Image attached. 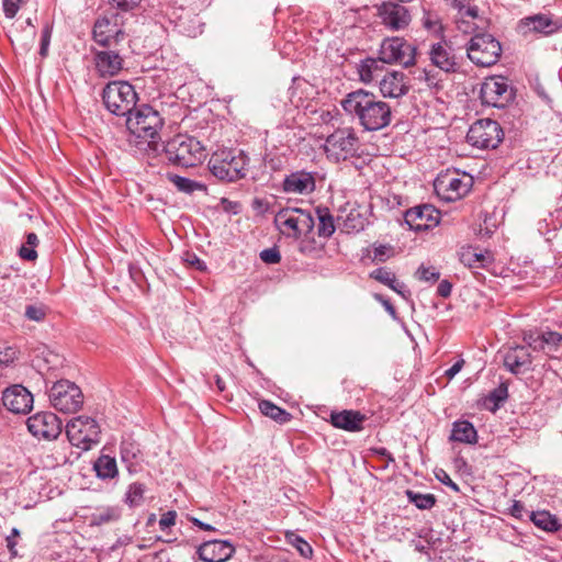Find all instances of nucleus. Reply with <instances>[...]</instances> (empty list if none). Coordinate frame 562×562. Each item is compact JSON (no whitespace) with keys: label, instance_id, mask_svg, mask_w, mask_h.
<instances>
[{"label":"nucleus","instance_id":"1","mask_svg":"<svg viewBox=\"0 0 562 562\" xmlns=\"http://www.w3.org/2000/svg\"><path fill=\"white\" fill-rule=\"evenodd\" d=\"M340 104L344 111L367 132L383 130L393 119L390 104L364 89L349 92Z\"/></svg>","mask_w":562,"mask_h":562},{"label":"nucleus","instance_id":"2","mask_svg":"<svg viewBox=\"0 0 562 562\" xmlns=\"http://www.w3.org/2000/svg\"><path fill=\"white\" fill-rule=\"evenodd\" d=\"M162 119L150 105L143 104L135 108L126 116V127L136 139L138 146L144 149H157L159 131L162 127Z\"/></svg>","mask_w":562,"mask_h":562},{"label":"nucleus","instance_id":"3","mask_svg":"<svg viewBox=\"0 0 562 562\" xmlns=\"http://www.w3.org/2000/svg\"><path fill=\"white\" fill-rule=\"evenodd\" d=\"M249 157L240 149L218 148L207 162V168L213 177L221 181L236 182L247 175Z\"/></svg>","mask_w":562,"mask_h":562},{"label":"nucleus","instance_id":"4","mask_svg":"<svg viewBox=\"0 0 562 562\" xmlns=\"http://www.w3.org/2000/svg\"><path fill=\"white\" fill-rule=\"evenodd\" d=\"M164 153L170 164L182 168L195 167L206 157L201 142L183 134L169 139L164 146Z\"/></svg>","mask_w":562,"mask_h":562},{"label":"nucleus","instance_id":"5","mask_svg":"<svg viewBox=\"0 0 562 562\" xmlns=\"http://www.w3.org/2000/svg\"><path fill=\"white\" fill-rule=\"evenodd\" d=\"M137 100L134 87L127 81H111L102 91L106 110L117 116H127L136 108Z\"/></svg>","mask_w":562,"mask_h":562},{"label":"nucleus","instance_id":"6","mask_svg":"<svg viewBox=\"0 0 562 562\" xmlns=\"http://www.w3.org/2000/svg\"><path fill=\"white\" fill-rule=\"evenodd\" d=\"M273 222L282 235L292 238L311 233L315 225L312 214L297 207L281 209Z\"/></svg>","mask_w":562,"mask_h":562},{"label":"nucleus","instance_id":"7","mask_svg":"<svg viewBox=\"0 0 562 562\" xmlns=\"http://www.w3.org/2000/svg\"><path fill=\"white\" fill-rule=\"evenodd\" d=\"M361 142L358 133L350 126L336 128L326 138L325 150L336 161L359 156Z\"/></svg>","mask_w":562,"mask_h":562},{"label":"nucleus","instance_id":"8","mask_svg":"<svg viewBox=\"0 0 562 562\" xmlns=\"http://www.w3.org/2000/svg\"><path fill=\"white\" fill-rule=\"evenodd\" d=\"M467 55L476 66L490 67L498 61L502 55V45L490 33H476L467 45Z\"/></svg>","mask_w":562,"mask_h":562},{"label":"nucleus","instance_id":"9","mask_svg":"<svg viewBox=\"0 0 562 562\" xmlns=\"http://www.w3.org/2000/svg\"><path fill=\"white\" fill-rule=\"evenodd\" d=\"M101 429L98 422L89 416L80 415L66 424V436L69 442L81 450H89L100 441Z\"/></svg>","mask_w":562,"mask_h":562},{"label":"nucleus","instance_id":"10","mask_svg":"<svg viewBox=\"0 0 562 562\" xmlns=\"http://www.w3.org/2000/svg\"><path fill=\"white\" fill-rule=\"evenodd\" d=\"M48 397L52 406L65 414L76 413L83 405L81 389L69 380L55 382L49 389Z\"/></svg>","mask_w":562,"mask_h":562},{"label":"nucleus","instance_id":"11","mask_svg":"<svg viewBox=\"0 0 562 562\" xmlns=\"http://www.w3.org/2000/svg\"><path fill=\"white\" fill-rule=\"evenodd\" d=\"M504 138L501 125L491 119L474 122L467 134L468 143L480 149L496 148Z\"/></svg>","mask_w":562,"mask_h":562},{"label":"nucleus","instance_id":"12","mask_svg":"<svg viewBox=\"0 0 562 562\" xmlns=\"http://www.w3.org/2000/svg\"><path fill=\"white\" fill-rule=\"evenodd\" d=\"M472 180L465 175L460 176L454 170L440 172L434 181V188L438 196L451 202L464 196L471 189Z\"/></svg>","mask_w":562,"mask_h":562},{"label":"nucleus","instance_id":"13","mask_svg":"<svg viewBox=\"0 0 562 562\" xmlns=\"http://www.w3.org/2000/svg\"><path fill=\"white\" fill-rule=\"evenodd\" d=\"M379 56L385 64L409 67L415 64L416 48L402 37H390L382 42Z\"/></svg>","mask_w":562,"mask_h":562},{"label":"nucleus","instance_id":"14","mask_svg":"<svg viewBox=\"0 0 562 562\" xmlns=\"http://www.w3.org/2000/svg\"><path fill=\"white\" fill-rule=\"evenodd\" d=\"M26 426L29 431L40 439L53 440L61 432V422L52 412H41L30 416Z\"/></svg>","mask_w":562,"mask_h":562},{"label":"nucleus","instance_id":"15","mask_svg":"<svg viewBox=\"0 0 562 562\" xmlns=\"http://www.w3.org/2000/svg\"><path fill=\"white\" fill-rule=\"evenodd\" d=\"M404 222L412 231H428L439 224L440 212L430 204L417 205L404 213Z\"/></svg>","mask_w":562,"mask_h":562},{"label":"nucleus","instance_id":"16","mask_svg":"<svg viewBox=\"0 0 562 562\" xmlns=\"http://www.w3.org/2000/svg\"><path fill=\"white\" fill-rule=\"evenodd\" d=\"M428 56L432 66L447 74L458 71L461 66L454 48L443 37L430 45Z\"/></svg>","mask_w":562,"mask_h":562},{"label":"nucleus","instance_id":"17","mask_svg":"<svg viewBox=\"0 0 562 562\" xmlns=\"http://www.w3.org/2000/svg\"><path fill=\"white\" fill-rule=\"evenodd\" d=\"M124 35L117 15L103 16L94 22L92 37L102 47H111L112 44L121 42Z\"/></svg>","mask_w":562,"mask_h":562},{"label":"nucleus","instance_id":"18","mask_svg":"<svg viewBox=\"0 0 562 562\" xmlns=\"http://www.w3.org/2000/svg\"><path fill=\"white\" fill-rule=\"evenodd\" d=\"M378 16L387 30L394 32L405 30L412 21L407 8L392 1L383 2L378 8Z\"/></svg>","mask_w":562,"mask_h":562},{"label":"nucleus","instance_id":"19","mask_svg":"<svg viewBox=\"0 0 562 562\" xmlns=\"http://www.w3.org/2000/svg\"><path fill=\"white\" fill-rule=\"evenodd\" d=\"M93 65L97 74L101 78L114 77L123 69V57L115 50L102 49L92 50Z\"/></svg>","mask_w":562,"mask_h":562},{"label":"nucleus","instance_id":"20","mask_svg":"<svg viewBox=\"0 0 562 562\" xmlns=\"http://www.w3.org/2000/svg\"><path fill=\"white\" fill-rule=\"evenodd\" d=\"M480 98L483 104L502 108L509 98L508 85L504 78H488L481 86Z\"/></svg>","mask_w":562,"mask_h":562},{"label":"nucleus","instance_id":"21","mask_svg":"<svg viewBox=\"0 0 562 562\" xmlns=\"http://www.w3.org/2000/svg\"><path fill=\"white\" fill-rule=\"evenodd\" d=\"M2 403L13 413L25 414L32 408L33 396L27 389L18 384L3 391Z\"/></svg>","mask_w":562,"mask_h":562},{"label":"nucleus","instance_id":"22","mask_svg":"<svg viewBox=\"0 0 562 562\" xmlns=\"http://www.w3.org/2000/svg\"><path fill=\"white\" fill-rule=\"evenodd\" d=\"M235 552V547L228 540H210L203 542L198 554L204 562H226Z\"/></svg>","mask_w":562,"mask_h":562},{"label":"nucleus","instance_id":"23","mask_svg":"<svg viewBox=\"0 0 562 562\" xmlns=\"http://www.w3.org/2000/svg\"><path fill=\"white\" fill-rule=\"evenodd\" d=\"M380 92L384 98L397 99L405 95L409 87L406 81V76L402 71H386L379 80Z\"/></svg>","mask_w":562,"mask_h":562},{"label":"nucleus","instance_id":"24","mask_svg":"<svg viewBox=\"0 0 562 562\" xmlns=\"http://www.w3.org/2000/svg\"><path fill=\"white\" fill-rule=\"evenodd\" d=\"M315 173L305 170L291 172L282 182L283 191L294 194L312 193L315 190Z\"/></svg>","mask_w":562,"mask_h":562},{"label":"nucleus","instance_id":"25","mask_svg":"<svg viewBox=\"0 0 562 562\" xmlns=\"http://www.w3.org/2000/svg\"><path fill=\"white\" fill-rule=\"evenodd\" d=\"M366 419V415L359 411L345 409L330 414V423L334 427L351 432L362 430Z\"/></svg>","mask_w":562,"mask_h":562},{"label":"nucleus","instance_id":"26","mask_svg":"<svg viewBox=\"0 0 562 562\" xmlns=\"http://www.w3.org/2000/svg\"><path fill=\"white\" fill-rule=\"evenodd\" d=\"M521 26L543 35H551L562 30L561 19H551L546 14H536L521 20Z\"/></svg>","mask_w":562,"mask_h":562},{"label":"nucleus","instance_id":"27","mask_svg":"<svg viewBox=\"0 0 562 562\" xmlns=\"http://www.w3.org/2000/svg\"><path fill=\"white\" fill-rule=\"evenodd\" d=\"M531 356L526 346H515L504 356V366L512 373H520L530 368Z\"/></svg>","mask_w":562,"mask_h":562},{"label":"nucleus","instance_id":"28","mask_svg":"<svg viewBox=\"0 0 562 562\" xmlns=\"http://www.w3.org/2000/svg\"><path fill=\"white\" fill-rule=\"evenodd\" d=\"M385 63L379 58H366L361 60L357 66V71L359 75V79L363 83H371L378 81L383 77L386 72Z\"/></svg>","mask_w":562,"mask_h":562},{"label":"nucleus","instance_id":"29","mask_svg":"<svg viewBox=\"0 0 562 562\" xmlns=\"http://www.w3.org/2000/svg\"><path fill=\"white\" fill-rule=\"evenodd\" d=\"M367 218L357 209H351L348 213L339 214L337 224L341 232L346 234L359 233L366 226Z\"/></svg>","mask_w":562,"mask_h":562},{"label":"nucleus","instance_id":"30","mask_svg":"<svg viewBox=\"0 0 562 562\" xmlns=\"http://www.w3.org/2000/svg\"><path fill=\"white\" fill-rule=\"evenodd\" d=\"M450 440L474 445L477 442V431L469 420L459 419L452 424Z\"/></svg>","mask_w":562,"mask_h":562},{"label":"nucleus","instance_id":"31","mask_svg":"<svg viewBox=\"0 0 562 562\" xmlns=\"http://www.w3.org/2000/svg\"><path fill=\"white\" fill-rule=\"evenodd\" d=\"M529 519L537 528L547 532H557L562 528L559 518L548 510L531 512Z\"/></svg>","mask_w":562,"mask_h":562},{"label":"nucleus","instance_id":"32","mask_svg":"<svg viewBox=\"0 0 562 562\" xmlns=\"http://www.w3.org/2000/svg\"><path fill=\"white\" fill-rule=\"evenodd\" d=\"M93 469L101 480L114 479L119 474L115 458L106 454H102L95 460Z\"/></svg>","mask_w":562,"mask_h":562},{"label":"nucleus","instance_id":"33","mask_svg":"<svg viewBox=\"0 0 562 562\" xmlns=\"http://www.w3.org/2000/svg\"><path fill=\"white\" fill-rule=\"evenodd\" d=\"M258 406L262 415L270 417L279 424H286L292 418V415L289 412L277 406L271 401L262 400L259 402Z\"/></svg>","mask_w":562,"mask_h":562},{"label":"nucleus","instance_id":"34","mask_svg":"<svg viewBox=\"0 0 562 562\" xmlns=\"http://www.w3.org/2000/svg\"><path fill=\"white\" fill-rule=\"evenodd\" d=\"M120 456L123 463H125L130 471L132 467L137 462L140 456V449L138 443L130 438H124L120 446Z\"/></svg>","mask_w":562,"mask_h":562},{"label":"nucleus","instance_id":"35","mask_svg":"<svg viewBox=\"0 0 562 562\" xmlns=\"http://www.w3.org/2000/svg\"><path fill=\"white\" fill-rule=\"evenodd\" d=\"M316 214L318 218L317 234L319 237L328 238L335 231V220L327 207H317Z\"/></svg>","mask_w":562,"mask_h":562},{"label":"nucleus","instance_id":"36","mask_svg":"<svg viewBox=\"0 0 562 562\" xmlns=\"http://www.w3.org/2000/svg\"><path fill=\"white\" fill-rule=\"evenodd\" d=\"M422 25L425 30L434 35L443 37V26L441 23V18L438 12L423 8V16L420 19Z\"/></svg>","mask_w":562,"mask_h":562},{"label":"nucleus","instance_id":"37","mask_svg":"<svg viewBox=\"0 0 562 562\" xmlns=\"http://www.w3.org/2000/svg\"><path fill=\"white\" fill-rule=\"evenodd\" d=\"M460 261L469 268H483L491 262V257L488 254L477 252L473 248H468L461 251Z\"/></svg>","mask_w":562,"mask_h":562},{"label":"nucleus","instance_id":"38","mask_svg":"<svg viewBox=\"0 0 562 562\" xmlns=\"http://www.w3.org/2000/svg\"><path fill=\"white\" fill-rule=\"evenodd\" d=\"M146 487L143 483L134 482L128 485L124 502L130 507H138L143 504Z\"/></svg>","mask_w":562,"mask_h":562},{"label":"nucleus","instance_id":"39","mask_svg":"<svg viewBox=\"0 0 562 562\" xmlns=\"http://www.w3.org/2000/svg\"><path fill=\"white\" fill-rule=\"evenodd\" d=\"M169 180L179 191L188 194L205 189L204 184L178 175H170Z\"/></svg>","mask_w":562,"mask_h":562},{"label":"nucleus","instance_id":"40","mask_svg":"<svg viewBox=\"0 0 562 562\" xmlns=\"http://www.w3.org/2000/svg\"><path fill=\"white\" fill-rule=\"evenodd\" d=\"M38 245V237L35 233L26 234V241L19 249V256L23 260L34 261L37 258V251L35 250Z\"/></svg>","mask_w":562,"mask_h":562},{"label":"nucleus","instance_id":"41","mask_svg":"<svg viewBox=\"0 0 562 562\" xmlns=\"http://www.w3.org/2000/svg\"><path fill=\"white\" fill-rule=\"evenodd\" d=\"M176 26L180 33L189 37H195L202 33L201 23L196 18L188 19L186 16H180L176 23Z\"/></svg>","mask_w":562,"mask_h":562},{"label":"nucleus","instance_id":"42","mask_svg":"<svg viewBox=\"0 0 562 562\" xmlns=\"http://www.w3.org/2000/svg\"><path fill=\"white\" fill-rule=\"evenodd\" d=\"M406 496L418 509H430L436 504V497L430 493L422 494L408 490L406 491Z\"/></svg>","mask_w":562,"mask_h":562},{"label":"nucleus","instance_id":"43","mask_svg":"<svg viewBox=\"0 0 562 562\" xmlns=\"http://www.w3.org/2000/svg\"><path fill=\"white\" fill-rule=\"evenodd\" d=\"M307 81L295 77L292 80V85L288 90L289 100L294 106H300L304 100V97L302 95V89L303 87H307Z\"/></svg>","mask_w":562,"mask_h":562},{"label":"nucleus","instance_id":"44","mask_svg":"<svg viewBox=\"0 0 562 562\" xmlns=\"http://www.w3.org/2000/svg\"><path fill=\"white\" fill-rule=\"evenodd\" d=\"M288 541L299 551V553L305 558L310 559L313 555V549L311 544L305 541L302 537L294 532L286 533Z\"/></svg>","mask_w":562,"mask_h":562},{"label":"nucleus","instance_id":"45","mask_svg":"<svg viewBox=\"0 0 562 562\" xmlns=\"http://www.w3.org/2000/svg\"><path fill=\"white\" fill-rule=\"evenodd\" d=\"M120 518V512L116 508L108 507L97 510L91 516V521L94 525H103L111 521H115Z\"/></svg>","mask_w":562,"mask_h":562},{"label":"nucleus","instance_id":"46","mask_svg":"<svg viewBox=\"0 0 562 562\" xmlns=\"http://www.w3.org/2000/svg\"><path fill=\"white\" fill-rule=\"evenodd\" d=\"M370 277L386 286H392V283H394L396 280L395 273L386 267H381L373 270L370 273Z\"/></svg>","mask_w":562,"mask_h":562},{"label":"nucleus","instance_id":"47","mask_svg":"<svg viewBox=\"0 0 562 562\" xmlns=\"http://www.w3.org/2000/svg\"><path fill=\"white\" fill-rule=\"evenodd\" d=\"M524 341L527 348H531L533 351H544L543 336L542 334L528 331L524 334Z\"/></svg>","mask_w":562,"mask_h":562},{"label":"nucleus","instance_id":"48","mask_svg":"<svg viewBox=\"0 0 562 562\" xmlns=\"http://www.w3.org/2000/svg\"><path fill=\"white\" fill-rule=\"evenodd\" d=\"M415 276L420 281L432 283L439 279L440 272L435 267H426L422 265L417 269Z\"/></svg>","mask_w":562,"mask_h":562},{"label":"nucleus","instance_id":"49","mask_svg":"<svg viewBox=\"0 0 562 562\" xmlns=\"http://www.w3.org/2000/svg\"><path fill=\"white\" fill-rule=\"evenodd\" d=\"M508 396L507 386L505 384L498 385L496 389L490 392L487 395V401L492 402L497 408L501 403H503Z\"/></svg>","mask_w":562,"mask_h":562},{"label":"nucleus","instance_id":"50","mask_svg":"<svg viewBox=\"0 0 562 562\" xmlns=\"http://www.w3.org/2000/svg\"><path fill=\"white\" fill-rule=\"evenodd\" d=\"M260 259L268 265L279 263L281 260L280 251L277 247L263 249L260 255Z\"/></svg>","mask_w":562,"mask_h":562},{"label":"nucleus","instance_id":"51","mask_svg":"<svg viewBox=\"0 0 562 562\" xmlns=\"http://www.w3.org/2000/svg\"><path fill=\"white\" fill-rule=\"evenodd\" d=\"M25 316L30 321L41 322L46 316V311L43 306L27 305L25 308Z\"/></svg>","mask_w":562,"mask_h":562},{"label":"nucleus","instance_id":"52","mask_svg":"<svg viewBox=\"0 0 562 562\" xmlns=\"http://www.w3.org/2000/svg\"><path fill=\"white\" fill-rule=\"evenodd\" d=\"M177 512L176 510H168L164 513L159 519V529L161 531H166L168 528L176 525L177 519Z\"/></svg>","mask_w":562,"mask_h":562},{"label":"nucleus","instance_id":"53","mask_svg":"<svg viewBox=\"0 0 562 562\" xmlns=\"http://www.w3.org/2000/svg\"><path fill=\"white\" fill-rule=\"evenodd\" d=\"M436 479L442 483L443 485L450 487L453 492H460L459 485L451 480L449 474L443 469H438L435 471Z\"/></svg>","mask_w":562,"mask_h":562},{"label":"nucleus","instance_id":"54","mask_svg":"<svg viewBox=\"0 0 562 562\" xmlns=\"http://www.w3.org/2000/svg\"><path fill=\"white\" fill-rule=\"evenodd\" d=\"M21 0H2V7L5 18L13 19L19 9Z\"/></svg>","mask_w":562,"mask_h":562},{"label":"nucleus","instance_id":"55","mask_svg":"<svg viewBox=\"0 0 562 562\" xmlns=\"http://www.w3.org/2000/svg\"><path fill=\"white\" fill-rule=\"evenodd\" d=\"M544 349L549 346H557L562 340V335L555 331L542 333Z\"/></svg>","mask_w":562,"mask_h":562},{"label":"nucleus","instance_id":"56","mask_svg":"<svg viewBox=\"0 0 562 562\" xmlns=\"http://www.w3.org/2000/svg\"><path fill=\"white\" fill-rule=\"evenodd\" d=\"M50 30L49 27H45L42 32V40H41V48H40V54L42 56H46L47 54V49H48V46H49V41H50Z\"/></svg>","mask_w":562,"mask_h":562},{"label":"nucleus","instance_id":"57","mask_svg":"<svg viewBox=\"0 0 562 562\" xmlns=\"http://www.w3.org/2000/svg\"><path fill=\"white\" fill-rule=\"evenodd\" d=\"M20 536V531L18 528H12L11 530V535L7 537L5 539V542H7V548L8 550L10 551V553L12 555H15L16 554V551H15V546H16V541H15V538Z\"/></svg>","mask_w":562,"mask_h":562},{"label":"nucleus","instance_id":"58","mask_svg":"<svg viewBox=\"0 0 562 562\" xmlns=\"http://www.w3.org/2000/svg\"><path fill=\"white\" fill-rule=\"evenodd\" d=\"M15 358V350L11 347L0 351V364L9 366Z\"/></svg>","mask_w":562,"mask_h":562},{"label":"nucleus","instance_id":"59","mask_svg":"<svg viewBox=\"0 0 562 562\" xmlns=\"http://www.w3.org/2000/svg\"><path fill=\"white\" fill-rule=\"evenodd\" d=\"M111 3L124 11L131 10L136 7L142 0H110Z\"/></svg>","mask_w":562,"mask_h":562},{"label":"nucleus","instance_id":"60","mask_svg":"<svg viewBox=\"0 0 562 562\" xmlns=\"http://www.w3.org/2000/svg\"><path fill=\"white\" fill-rule=\"evenodd\" d=\"M186 260L189 262L190 266L194 267L200 271H204L206 269L205 262L194 254H187Z\"/></svg>","mask_w":562,"mask_h":562},{"label":"nucleus","instance_id":"61","mask_svg":"<svg viewBox=\"0 0 562 562\" xmlns=\"http://www.w3.org/2000/svg\"><path fill=\"white\" fill-rule=\"evenodd\" d=\"M389 288L404 299H407L411 295V292L407 289V286L403 282H400L397 279L395 280L394 283H392V286Z\"/></svg>","mask_w":562,"mask_h":562},{"label":"nucleus","instance_id":"62","mask_svg":"<svg viewBox=\"0 0 562 562\" xmlns=\"http://www.w3.org/2000/svg\"><path fill=\"white\" fill-rule=\"evenodd\" d=\"M524 513H525L524 504L519 501H515L509 508V514L517 519H522Z\"/></svg>","mask_w":562,"mask_h":562},{"label":"nucleus","instance_id":"63","mask_svg":"<svg viewBox=\"0 0 562 562\" xmlns=\"http://www.w3.org/2000/svg\"><path fill=\"white\" fill-rule=\"evenodd\" d=\"M452 285L448 280H442L437 288V294L441 297H448L451 294Z\"/></svg>","mask_w":562,"mask_h":562},{"label":"nucleus","instance_id":"64","mask_svg":"<svg viewBox=\"0 0 562 562\" xmlns=\"http://www.w3.org/2000/svg\"><path fill=\"white\" fill-rule=\"evenodd\" d=\"M251 206L256 212H258L260 214H263V213L268 212V210H269V203L259 198H256L252 200Z\"/></svg>","mask_w":562,"mask_h":562}]
</instances>
